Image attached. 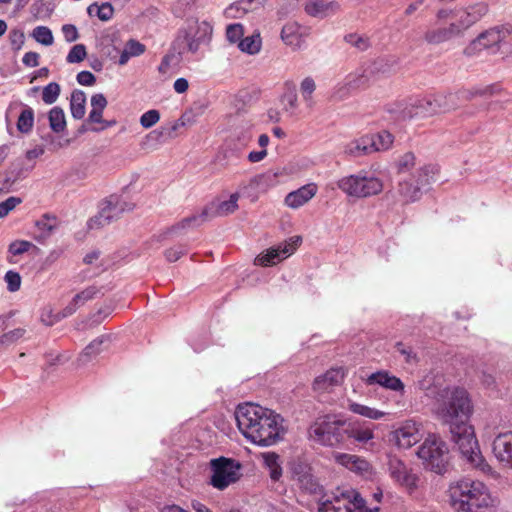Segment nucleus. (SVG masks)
<instances>
[{"label": "nucleus", "instance_id": "1", "mask_svg": "<svg viewBox=\"0 0 512 512\" xmlns=\"http://www.w3.org/2000/svg\"><path fill=\"white\" fill-rule=\"evenodd\" d=\"M472 409L467 391L455 388L446 391L437 408V415L448 426L451 440L458 446L461 454L475 467H481L484 459L478 448L474 429L469 423Z\"/></svg>", "mask_w": 512, "mask_h": 512}, {"label": "nucleus", "instance_id": "2", "mask_svg": "<svg viewBox=\"0 0 512 512\" xmlns=\"http://www.w3.org/2000/svg\"><path fill=\"white\" fill-rule=\"evenodd\" d=\"M235 419L242 435L258 446L274 445L284 433L283 418L258 404H239L235 410Z\"/></svg>", "mask_w": 512, "mask_h": 512}, {"label": "nucleus", "instance_id": "3", "mask_svg": "<svg viewBox=\"0 0 512 512\" xmlns=\"http://www.w3.org/2000/svg\"><path fill=\"white\" fill-rule=\"evenodd\" d=\"M450 503L457 512H492L499 499L481 481L461 479L449 487Z\"/></svg>", "mask_w": 512, "mask_h": 512}, {"label": "nucleus", "instance_id": "4", "mask_svg": "<svg viewBox=\"0 0 512 512\" xmlns=\"http://www.w3.org/2000/svg\"><path fill=\"white\" fill-rule=\"evenodd\" d=\"M346 426V420L326 415L311 424L308 429L309 438L320 445L335 447L344 443Z\"/></svg>", "mask_w": 512, "mask_h": 512}, {"label": "nucleus", "instance_id": "5", "mask_svg": "<svg viewBox=\"0 0 512 512\" xmlns=\"http://www.w3.org/2000/svg\"><path fill=\"white\" fill-rule=\"evenodd\" d=\"M386 111L397 121L426 118L441 113L437 95H431L414 102L397 101L386 106Z\"/></svg>", "mask_w": 512, "mask_h": 512}, {"label": "nucleus", "instance_id": "6", "mask_svg": "<svg viewBox=\"0 0 512 512\" xmlns=\"http://www.w3.org/2000/svg\"><path fill=\"white\" fill-rule=\"evenodd\" d=\"M449 450L446 443L437 435H429L419 446L417 455L425 469L444 474L449 465Z\"/></svg>", "mask_w": 512, "mask_h": 512}, {"label": "nucleus", "instance_id": "7", "mask_svg": "<svg viewBox=\"0 0 512 512\" xmlns=\"http://www.w3.org/2000/svg\"><path fill=\"white\" fill-rule=\"evenodd\" d=\"M509 34L510 31L503 26L491 27L471 40L465 47L464 54L467 56H477L482 53L497 54L507 45L506 38Z\"/></svg>", "mask_w": 512, "mask_h": 512}, {"label": "nucleus", "instance_id": "8", "mask_svg": "<svg viewBox=\"0 0 512 512\" xmlns=\"http://www.w3.org/2000/svg\"><path fill=\"white\" fill-rule=\"evenodd\" d=\"M438 172L435 165H424L419 168L409 179L400 181L397 193L403 204L415 202L421 197V188L428 185L430 179Z\"/></svg>", "mask_w": 512, "mask_h": 512}, {"label": "nucleus", "instance_id": "9", "mask_svg": "<svg viewBox=\"0 0 512 512\" xmlns=\"http://www.w3.org/2000/svg\"><path fill=\"white\" fill-rule=\"evenodd\" d=\"M379 507H367L359 492L348 489L326 500L319 506V512H378Z\"/></svg>", "mask_w": 512, "mask_h": 512}, {"label": "nucleus", "instance_id": "10", "mask_svg": "<svg viewBox=\"0 0 512 512\" xmlns=\"http://www.w3.org/2000/svg\"><path fill=\"white\" fill-rule=\"evenodd\" d=\"M338 187L349 196L366 198L379 194L383 189V184L377 177L357 174L340 179Z\"/></svg>", "mask_w": 512, "mask_h": 512}, {"label": "nucleus", "instance_id": "11", "mask_svg": "<svg viewBox=\"0 0 512 512\" xmlns=\"http://www.w3.org/2000/svg\"><path fill=\"white\" fill-rule=\"evenodd\" d=\"M210 464L212 470L210 484L218 490H224L238 481L241 476V464L234 459L220 457L212 459Z\"/></svg>", "mask_w": 512, "mask_h": 512}, {"label": "nucleus", "instance_id": "12", "mask_svg": "<svg viewBox=\"0 0 512 512\" xmlns=\"http://www.w3.org/2000/svg\"><path fill=\"white\" fill-rule=\"evenodd\" d=\"M197 27V34L200 35H198L196 39L188 37H185L183 39H177L174 42L170 53L163 58L162 64L183 61L184 58L182 57V55L184 53H195L199 48L200 42H204L210 38L212 34V26L209 23L203 21L199 23Z\"/></svg>", "mask_w": 512, "mask_h": 512}, {"label": "nucleus", "instance_id": "13", "mask_svg": "<svg viewBox=\"0 0 512 512\" xmlns=\"http://www.w3.org/2000/svg\"><path fill=\"white\" fill-rule=\"evenodd\" d=\"M488 12V7L484 3H477L465 9L455 11L451 27L457 37L462 36L475 23L480 21Z\"/></svg>", "mask_w": 512, "mask_h": 512}, {"label": "nucleus", "instance_id": "14", "mask_svg": "<svg viewBox=\"0 0 512 512\" xmlns=\"http://www.w3.org/2000/svg\"><path fill=\"white\" fill-rule=\"evenodd\" d=\"M133 207L126 202L119 200L115 196H110L95 217L91 218L88 222L90 229L103 227L110 224L113 220L117 219L125 210H132Z\"/></svg>", "mask_w": 512, "mask_h": 512}, {"label": "nucleus", "instance_id": "15", "mask_svg": "<svg viewBox=\"0 0 512 512\" xmlns=\"http://www.w3.org/2000/svg\"><path fill=\"white\" fill-rule=\"evenodd\" d=\"M302 242L301 236H293L276 247L256 257L255 263L260 266H271L293 254Z\"/></svg>", "mask_w": 512, "mask_h": 512}, {"label": "nucleus", "instance_id": "16", "mask_svg": "<svg viewBox=\"0 0 512 512\" xmlns=\"http://www.w3.org/2000/svg\"><path fill=\"white\" fill-rule=\"evenodd\" d=\"M389 472L392 479L409 493L417 490L420 477L411 468H408L403 461L397 458L391 459L389 461Z\"/></svg>", "mask_w": 512, "mask_h": 512}, {"label": "nucleus", "instance_id": "17", "mask_svg": "<svg viewBox=\"0 0 512 512\" xmlns=\"http://www.w3.org/2000/svg\"><path fill=\"white\" fill-rule=\"evenodd\" d=\"M486 92L487 90H459L455 93L437 94L441 113L455 110L465 102L471 101L474 97L483 95Z\"/></svg>", "mask_w": 512, "mask_h": 512}, {"label": "nucleus", "instance_id": "18", "mask_svg": "<svg viewBox=\"0 0 512 512\" xmlns=\"http://www.w3.org/2000/svg\"><path fill=\"white\" fill-rule=\"evenodd\" d=\"M345 375L346 370L343 367H332L314 379L312 389L317 393L331 392L343 383Z\"/></svg>", "mask_w": 512, "mask_h": 512}, {"label": "nucleus", "instance_id": "19", "mask_svg": "<svg viewBox=\"0 0 512 512\" xmlns=\"http://www.w3.org/2000/svg\"><path fill=\"white\" fill-rule=\"evenodd\" d=\"M420 424L414 420H407L395 430L394 437L399 447L408 449L418 443L422 434L420 431Z\"/></svg>", "mask_w": 512, "mask_h": 512}, {"label": "nucleus", "instance_id": "20", "mask_svg": "<svg viewBox=\"0 0 512 512\" xmlns=\"http://www.w3.org/2000/svg\"><path fill=\"white\" fill-rule=\"evenodd\" d=\"M239 194L233 193L230 198L222 202H211L202 210V220L212 217H221L232 214L238 209Z\"/></svg>", "mask_w": 512, "mask_h": 512}, {"label": "nucleus", "instance_id": "21", "mask_svg": "<svg viewBox=\"0 0 512 512\" xmlns=\"http://www.w3.org/2000/svg\"><path fill=\"white\" fill-rule=\"evenodd\" d=\"M334 459L338 464L363 477H367L372 473V466L370 463L360 456L347 453H337L334 455Z\"/></svg>", "mask_w": 512, "mask_h": 512}, {"label": "nucleus", "instance_id": "22", "mask_svg": "<svg viewBox=\"0 0 512 512\" xmlns=\"http://www.w3.org/2000/svg\"><path fill=\"white\" fill-rule=\"evenodd\" d=\"M495 457L512 468V431L499 433L492 444Z\"/></svg>", "mask_w": 512, "mask_h": 512}, {"label": "nucleus", "instance_id": "23", "mask_svg": "<svg viewBox=\"0 0 512 512\" xmlns=\"http://www.w3.org/2000/svg\"><path fill=\"white\" fill-rule=\"evenodd\" d=\"M378 73L379 69L375 66H359L346 77V80H348L354 90L362 89L375 81Z\"/></svg>", "mask_w": 512, "mask_h": 512}, {"label": "nucleus", "instance_id": "24", "mask_svg": "<svg viewBox=\"0 0 512 512\" xmlns=\"http://www.w3.org/2000/svg\"><path fill=\"white\" fill-rule=\"evenodd\" d=\"M341 9L339 2L333 1H325V0H309L305 6V12L312 16L318 18H326L338 13Z\"/></svg>", "mask_w": 512, "mask_h": 512}, {"label": "nucleus", "instance_id": "25", "mask_svg": "<svg viewBox=\"0 0 512 512\" xmlns=\"http://www.w3.org/2000/svg\"><path fill=\"white\" fill-rule=\"evenodd\" d=\"M316 193L317 185L314 183H309L303 185L295 191L288 193L284 199V203L286 206L292 209H297L312 199Z\"/></svg>", "mask_w": 512, "mask_h": 512}, {"label": "nucleus", "instance_id": "26", "mask_svg": "<svg viewBox=\"0 0 512 512\" xmlns=\"http://www.w3.org/2000/svg\"><path fill=\"white\" fill-rule=\"evenodd\" d=\"M375 426L367 422H347L346 436L354 441L365 444L374 438Z\"/></svg>", "mask_w": 512, "mask_h": 512}, {"label": "nucleus", "instance_id": "27", "mask_svg": "<svg viewBox=\"0 0 512 512\" xmlns=\"http://www.w3.org/2000/svg\"><path fill=\"white\" fill-rule=\"evenodd\" d=\"M308 34V28L302 27L296 22H289L283 26L281 38L289 46L300 47Z\"/></svg>", "mask_w": 512, "mask_h": 512}, {"label": "nucleus", "instance_id": "28", "mask_svg": "<svg viewBox=\"0 0 512 512\" xmlns=\"http://www.w3.org/2000/svg\"><path fill=\"white\" fill-rule=\"evenodd\" d=\"M367 385H375L378 384L384 388L393 390V391H402L404 389V384L400 380V378L390 375L389 372L380 370L375 373H372L365 380Z\"/></svg>", "mask_w": 512, "mask_h": 512}, {"label": "nucleus", "instance_id": "29", "mask_svg": "<svg viewBox=\"0 0 512 512\" xmlns=\"http://www.w3.org/2000/svg\"><path fill=\"white\" fill-rule=\"evenodd\" d=\"M372 142L368 137V134L362 135L361 137L354 139L347 143L344 147V153L350 157H362L373 153Z\"/></svg>", "mask_w": 512, "mask_h": 512}, {"label": "nucleus", "instance_id": "30", "mask_svg": "<svg viewBox=\"0 0 512 512\" xmlns=\"http://www.w3.org/2000/svg\"><path fill=\"white\" fill-rule=\"evenodd\" d=\"M424 40L430 45H438L452 38L457 37L453 31V28L449 24L448 26H436L427 29L424 33Z\"/></svg>", "mask_w": 512, "mask_h": 512}, {"label": "nucleus", "instance_id": "31", "mask_svg": "<svg viewBox=\"0 0 512 512\" xmlns=\"http://www.w3.org/2000/svg\"><path fill=\"white\" fill-rule=\"evenodd\" d=\"M372 144L373 153L387 151L394 143V136L387 130H382L375 134H368Z\"/></svg>", "mask_w": 512, "mask_h": 512}, {"label": "nucleus", "instance_id": "32", "mask_svg": "<svg viewBox=\"0 0 512 512\" xmlns=\"http://www.w3.org/2000/svg\"><path fill=\"white\" fill-rule=\"evenodd\" d=\"M185 126V122L182 118L177 120L170 128L161 127L155 129L147 134L146 139L149 141L161 142L164 139L174 137V132L179 128Z\"/></svg>", "mask_w": 512, "mask_h": 512}, {"label": "nucleus", "instance_id": "33", "mask_svg": "<svg viewBox=\"0 0 512 512\" xmlns=\"http://www.w3.org/2000/svg\"><path fill=\"white\" fill-rule=\"evenodd\" d=\"M87 13L89 16H96L99 20L106 22L113 18L114 8L109 2H104L101 5L92 3L88 6Z\"/></svg>", "mask_w": 512, "mask_h": 512}, {"label": "nucleus", "instance_id": "34", "mask_svg": "<svg viewBox=\"0 0 512 512\" xmlns=\"http://www.w3.org/2000/svg\"><path fill=\"white\" fill-rule=\"evenodd\" d=\"M145 52V45L137 40L130 39L120 54L119 64H126L131 57L139 56Z\"/></svg>", "mask_w": 512, "mask_h": 512}, {"label": "nucleus", "instance_id": "35", "mask_svg": "<svg viewBox=\"0 0 512 512\" xmlns=\"http://www.w3.org/2000/svg\"><path fill=\"white\" fill-rule=\"evenodd\" d=\"M263 463L269 469L270 478L278 481L282 475V468L279 464V456L275 452H266L262 454Z\"/></svg>", "mask_w": 512, "mask_h": 512}, {"label": "nucleus", "instance_id": "36", "mask_svg": "<svg viewBox=\"0 0 512 512\" xmlns=\"http://www.w3.org/2000/svg\"><path fill=\"white\" fill-rule=\"evenodd\" d=\"M262 46V39L259 32H255L251 36H247L240 40L238 47L242 52L248 54H256L260 51Z\"/></svg>", "mask_w": 512, "mask_h": 512}, {"label": "nucleus", "instance_id": "37", "mask_svg": "<svg viewBox=\"0 0 512 512\" xmlns=\"http://www.w3.org/2000/svg\"><path fill=\"white\" fill-rule=\"evenodd\" d=\"M86 96L82 91H74L71 95L70 110L73 118L82 119L85 115Z\"/></svg>", "mask_w": 512, "mask_h": 512}, {"label": "nucleus", "instance_id": "38", "mask_svg": "<svg viewBox=\"0 0 512 512\" xmlns=\"http://www.w3.org/2000/svg\"><path fill=\"white\" fill-rule=\"evenodd\" d=\"M349 410L355 414L361 415L363 417L373 419V420H379L383 418L386 413L383 411H380L375 408L368 407L363 404H359L356 402H351L348 406Z\"/></svg>", "mask_w": 512, "mask_h": 512}, {"label": "nucleus", "instance_id": "39", "mask_svg": "<svg viewBox=\"0 0 512 512\" xmlns=\"http://www.w3.org/2000/svg\"><path fill=\"white\" fill-rule=\"evenodd\" d=\"M34 125V111L31 107L26 106L20 113L17 120V129L21 133H29Z\"/></svg>", "mask_w": 512, "mask_h": 512}, {"label": "nucleus", "instance_id": "40", "mask_svg": "<svg viewBox=\"0 0 512 512\" xmlns=\"http://www.w3.org/2000/svg\"><path fill=\"white\" fill-rule=\"evenodd\" d=\"M283 109L290 114H294L297 109V93L295 86L286 83V91L281 96Z\"/></svg>", "mask_w": 512, "mask_h": 512}, {"label": "nucleus", "instance_id": "41", "mask_svg": "<svg viewBox=\"0 0 512 512\" xmlns=\"http://www.w3.org/2000/svg\"><path fill=\"white\" fill-rule=\"evenodd\" d=\"M206 220H202V212L199 215H192L179 221L178 223L171 226L165 234L177 233L181 230L197 227L204 223Z\"/></svg>", "mask_w": 512, "mask_h": 512}, {"label": "nucleus", "instance_id": "42", "mask_svg": "<svg viewBox=\"0 0 512 512\" xmlns=\"http://www.w3.org/2000/svg\"><path fill=\"white\" fill-rule=\"evenodd\" d=\"M35 225L40 231V236L46 238L57 227V218L54 215L44 214L36 221Z\"/></svg>", "mask_w": 512, "mask_h": 512}, {"label": "nucleus", "instance_id": "43", "mask_svg": "<svg viewBox=\"0 0 512 512\" xmlns=\"http://www.w3.org/2000/svg\"><path fill=\"white\" fill-rule=\"evenodd\" d=\"M277 174L272 172H266L263 174L256 175L251 179V186L261 189L262 191L268 190L270 187L276 184Z\"/></svg>", "mask_w": 512, "mask_h": 512}, {"label": "nucleus", "instance_id": "44", "mask_svg": "<svg viewBox=\"0 0 512 512\" xmlns=\"http://www.w3.org/2000/svg\"><path fill=\"white\" fill-rule=\"evenodd\" d=\"M49 123L51 129L56 132H62L66 127L64 111L60 107H53L49 112Z\"/></svg>", "mask_w": 512, "mask_h": 512}, {"label": "nucleus", "instance_id": "45", "mask_svg": "<svg viewBox=\"0 0 512 512\" xmlns=\"http://www.w3.org/2000/svg\"><path fill=\"white\" fill-rule=\"evenodd\" d=\"M106 340L105 336L98 337L94 339L90 344H88L79 357V361L82 363H86L92 357H95L101 352V346Z\"/></svg>", "mask_w": 512, "mask_h": 512}, {"label": "nucleus", "instance_id": "46", "mask_svg": "<svg viewBox=\"0 0 512 512\" xmlns=\"http://www.w3.org/2000/svg\"><path fill=\"white\" fill-rule=\"evenodd\" d=\"M355 91L354 88L350 85L348 80L345 79V83L338 84L333 89L330 95V101L332 102H341L348 99L352 92Z\"/></svg>", "mask_w": 512, "mask_h": 512}, {"label": "nucleus", "instance_id": "47", "mask_svg": "<svg viewBox=\"0 0 512 512\" xmlns=\"http://www.w3.org/2000/svg\"><path fill=\"white\" fill-rule=\"evenodd\" d=\"M32 36L37 42H39L45 46H49V45L53 44L54 39H53L52 32L46 26L35 27L33 29Z\"/></svg>", "mask_w": 512, "mask_h": 512}, {"label": "nucleus", "instance_id": "48", "mask_svg": "<svg viewBox=\"0 0 512 512\" xmlns=\"http://www.w3.org/2000/svg\"><path fill=\"white\" fill-rule=\"evenodd\" d=\"M416 157L412 152H406L396 162L397 173H406L414 168Z\"/></svg>", "mask_w": 512, "mask_h": 512}, {"label": "nucleus", "instance_id": "49", "mask_svg": "<svg viewBox=\"0 0 512 512\" xmlns=\"http://www.w3.org/2000/svg\"><path fill=\"white\" fill-rule=\"evenodd\" d=\"M345 41L359 51H365L370 47L369 38L356 33L346 35Z\"/></svg>", "mask_w": 512, "mask_h": 512}, {"label": "nucleus", "instance_id": "50", "mask_svg": "<svg viewBox=\"0 0 512 512\" xmlns=\"http://www.w3.org/2000/svg\"><path fill=\"white\" fill-rule=\"evenodd\" d=\"M59 93L60 86L56 82H51L44 87L42 92V100L46 104H52L57 100Z\"/></svg>", "mask_w": 512, "mask_h": 512}, {"label": "nucleus", "instance_id": "51", "mask_svg": "<svg viewBox=\"0 0 512 512\" xmlns=\"http://www.w3.org/2000/svg\"><path fill=\"white\" fill-rule=\"evenodd\" d=\"M243 34L244 28L240 23L230 24L226 28V37L231 43H239L242 40Z\"/></svg>", "mask_w": 512, "mask_h": 512}, {"label": "nucleus", "instance_id": "52", "mask_svg": "<svg viewBox=\"0 0 512 512\" xmlns=\"http://www.w3.org/2000/svg\"><path fill=\"white\" fill-rule=\"evenodd\" d=\"M4 280L7 284V290L9 292H16L21 287V276L18 272L9 270L4 276Z\"/></svg>", "mask_w": 512, "mask_h": 512}, {"label": "nucleus", "instance_id": "53", "mask_svg": "<svg viewBox=\"0 0 512 512\" xmlns=\"http://www.w3.org/2000/svg\"><path fill=\"white\" fill-rule=\"evenodd\" d=\"M86 54V47L83 44H77L71 48L66 59L69 63H79L85 59Z\"/></svg>", "mask_w": 512, "mask_h": 512}, {"label": "nucleus", "instance_id": "54", "mask_svg": "<svg viewBox=\"0 0 512 512\" xmlns=\"http://www.w3.org/2000/svg\"><path fill=\"white\" fill-rule=\"evenodd\" d=\"M160 120V113L156 109H151L140 117V124L143 128H151Z\"/></svg>", "mask_w": 512, "mask_h": 512}, {"label": "nucleus", "instance_id": "55", "mask_svg": "<svg viewBox=\"0 0 512 512\" xmlns=\"http://www.w3.org/2000/svg\"><path fill=\"white\" fill-rule=\"evenodd\" d=\"M395 348L397 352L404 357L406 363L412 364L418 361L417 354L413 351V349L410 346H406L402 342H397L395 344Z\"/></svg>", "mask_w": 512, "mask_h": 512}, {"label": "nucleus", "instance_id": "56", "mask_svg": "<svg viewBox=\"0 0 512 512\" xmlns=\"http://www.w3.org/2000/svg\"><path fill=\"white\" fill-rule=\"evenodd\" d=\"M99 293V289L96 286H89L82 290L81 292L77 293L74 296L75 302H77L80 306L83 305L85 302L92 300L95 298V296Z\"/></svg>", "mask_w": 512, "mask_h": 512}, {"label": "nucleus", "instance_id": "57", "mask_svg": "<svg viewBox=\"0 0 512 512\" xmlns=\"http://www.w3.org/2000/svg\"><path fill=\"white\" fill-rule=\"evenodd\" d=\"M31 13L37 19L45 18L50 15V9L44 0H37L31 6Z\"/></svg>", "mask_w": 512, "mask_h": 512}, {"label": "nucleus", "instance_id": "58", "mask_svg": "<svg viewBox=\"0 0 512 512\" xmlns=\"http://www.w3.org/2000/svg\"><path fill=\"white\" fill-rule=\"evenodd\" d=\"M22 202L21 198L11 196L0 203V218L6 217L17 205Z\"/></svg>", "mask_w": 512, "mask_h": 512}, {"label": "nucleus", "instance_id": "59", "mask_svg": "<svg viewBox=\"0 0 512 512\" xmlns=\"http://www.w3.org/2000/svg\"><path fill=\"white\" fill-rule=\"evenodd\" d=\"M25 334V329L16 328L0 336V344L9 345L22 338Z\"/></svg>", "mask_w": 512, "mask_h": 512}, {"label": "nucleus", "instance_id": "60", "mask_svg": "<svg viewBox=\"0 0 512 512\" xmlns=\"http://www.w3.org/2000/svg\"><path fill=\"white\" fill-rule=\"evenodd\" d=\"M32 244L28 241H14L9 245L8 251L12 255H21L29 250Z\"/></svg>", "mask_w": 512, "mask_h": 512}, {"label": "nucleus", "instance_id": "61", "mask_svg": "<svg viewBox=\"0 0 512 512\" xmlns=\"http://www.w3.org/2000/svg\"><path fill=\"white\" fill-rule=\"evenodd\" d=\"M40 320L46 326H52L61 320V316L54 314L51 308H45L41 312Z\"/></svg>", "mask_w": 512, "mask_h": 512}, {"label": "nucleus", "instance_id": "62", "mask_svg": "<svg viewBox=\"0 0 512 512\" xmlns=\"http://www.w3.org/2000/svg\"><path fill=\"white\" fill-rule=\"evenodd\" d=\"M300 89H301V93L303 95L304 100H306V101L310 100L312 93L316 89V85H315L314 80L311 77H306L301 82Z\"/></svg>", "mask_w": 512, "mask_h": 512}, {"label": "nucleus", "instance_id": "63", "mask_svg": "<svg viewBox=\"0 0 512 512\" xmlns=\"http://www.w3.org/2000/svg\"><path fill=\"white\" fill-rule=\"evenodd\" d=\"M64 39L67 42H74L79 38V33L75 25L65 24L61 28Z\"/></svg>", "mask_w": 512, "mask_h": 512}, {"label": "nucleus", "instance_id": "64", "mask_svg": "<svg viewBox=\"0 0 512 512\" xmlns=\"http://www.w3.org/2000/svg\"><path fill=\"white\" fill-rule=\"evenodd\" d=\"M186 253V249L183 246H177L167 249L164 252L165 258L169 262H175L180 259Z\"/></svg>", "mask_w": 512, "mask_h": 512}]
</instances>
